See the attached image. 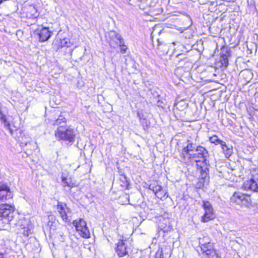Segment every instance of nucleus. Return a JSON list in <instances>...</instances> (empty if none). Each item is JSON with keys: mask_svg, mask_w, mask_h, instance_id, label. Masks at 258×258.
I'll list each match as a JSON object with an SVG mask.
<instances>
[{"mask_svg": "<svg viewBox=\"0 0 258 258\" xmlns=\"http://www.w3.org/2000/svg\"><path fill=\"white\" fill-rule=\"evenodd\" d=\"M55 136L58 140L68 141L69 143L74 142L75 137L74 130L64 125H61L57 128Z\"/></svg>", "mask_w": 258, "mask_h": 258, "instance_id": "f257e3e1", "label": "nucleus"}, {"mask_svg": "<svg viewBox=\"0 0 258 258\" xmlns=\"http://www.w3.org/2000/svg\"><path fill=\"white\" fill-rule=\"evenodd\" d=\"M230 203L241 206L248 207L251 203L250 196L240 191H235L230 198Z\"/></svg>", "mask_w": 258, "mask_h": 258, "instance_id": "f03ea898", "label": "nucleus"}, {"mask_svg": "<svg viewBox=\"0 0 258 258\" xmlns=\"http://www.w3.org/2000/svg\"><path fill=\"white\" fill-rule=\"evenodd\" d=\"M208 156V153L206 149L199 146L197 147L194 153L189 155V157L188 159H192L197 163L202 162L203 164H206Z\"/></svg>", "mask_w": 258, "mask_h": 258, "instance_id": "7ed1b4c3", "label": "nucleus"}, {"mask_svg": "<svg viewBox=\"0 0 258 258\" xmlns=\"http://www.w3.org/2000/svg\"><path fill=\"white\" fill-rule=\"evenodd\" d=\"M75 226L76 230L79 232L80 235L84 238H89L90 237V232L88 228L87 227L86 223L82 219L76 220L73 222Z\"/></svg>", "mask_w": 258, "mask_h": 258, "instance_id": "20e7f679", "label": "nucleus"}, {"mask_svg": "<svg viewBox=\"0 0 258 258\" xmlns=\"http://www.w3.org/2000/svg\"><path fill=\"white\" fill-rule=\"evenodd\" d=\"M15 207L7 204H0V217L6 218L9 221H11L14 217Z\"/></svg>", "mask_w": 258, "mask_h": 258, "instance_id": "39448f33", "label": "nucleus"}, {"mask_svg": "<svg viewBox=\"0 0 258 258\" xmlns=\"http://www.w3.org/2000/svg\"><path fill=\"white\" fill-rule=\"evenodd\" d=\"M200 247L202 252L203 258H219L213 243L207 245L202 244V245Z\"/></svg>", "mask_w": 258, "mask_h": 258, "instance_id": "423d86ee", "label": "nucleus"}, {"mask_svg": "<svg viewBox=\"0 0 258 258\" xmlns=\"http://www.w3.org/2000/svg\"><path fill=\"white\" fill-rule=\"evenodd\" d=\"M203 207L205 210V214L202 217L203 222H207L214 218L213 209L211 203L207 201H203Z\"/></svg>", "mask_w": 258, "mask_h": 258, "instance_id": "0eeeda50", "label": "nucleus"}, {"mask_svg": "<svg viewBox=\"0 0 258 258\" xmlns=\"http://www.w3.org/2000/svg\"><path fill=\"white\" fill-rule=\"evenodd\" d=\"M13 198V194L9 186L5 183L0 182V200L7 201Z\"/></svg>", "mask_w": 258, "mask_h": 258, "instance_id": "6e6552de", "label": "nucleus"}, {"mask_svg": "<svg viewBox=\"0 0 258 258\" xmlns=\"http://www.w3.org/2000/svg\"><path fill=\"white\" fill-rule=\"evenodd\" d=\"M57 210L62 220L67 222L68 220L67 213L70 211V209L67 207L66 204L58 202Z\"/></svg>", "mask_w": 258, "mask_h": 258, "instance_id": "1a4fd4ad", "label": "nucleus"}, {"mask_svg": "<svg viewBox=\"0 0 258 258\" xmlns=\"http://www.w3.org/2000/svg\"><path fill=\"white\" fill-rule=\"evenodd\" d=\"M196 148V145H194L190 141L187 140V145L183 149L180 154L181 158L183 160H185L186 158H188L189 157V155L192 154L191 152H195Z\"/></svg>", "mask_w": 258, "mask_h": 258, "instance_id": "9d476101", "label": "nucleus"}, {"mask_svg": "<svg viewBox=\"0 0 258 258\" xmlns=\"http://www.w3.org/2000/svg\"><path fill=\"white\" fill-rule=\"evenodd\" d=\"M36 33L39 35V40L44 42L48 40L51 37L52 32L49 30L48 28L43 27L40 29H37Z\"/></svg>", "mask_w": 258, "mask_h": 258, "instance_id": "9b49d317", "label": "nucleus"}, {"mask_svg": "<svg viewBox=\"0 0 258 258\" xmlns=\"http://www.w3.org/2000/svg\"><path fill=\"white\" fill-rule=\"evenodd\" d=\"M243 187L245 190L258 192V179L251 178L244 182Z\"/></svg>", "mask_w": 258, "mask_h": 258, "instance_id": "f8f14e48", "label": "nucleus"}, {"mask_svg": "<svg viewBox=\"0 0 258 258\" xmlns=\"http://www.w3.org/2000/svg\"><path fill=\"white\" fill-rule=\"evenodd\" d=\"M204 4L208 6V10L210 12H216L221 4H218V0H208Z\"/></svg>", "mask_w": 258, "mask_h": 258, "instance_id": "ddd939ff", "label": "nucleus"}, {"mask_svg": "<svg viewBox=\"0 0 258 258\" xmlns=\"http://www.w3.org/2000/svg\"><path fill=\"white\" fill-rule=\"evenodd\" d=\"M116 251L119 256H123L127 254L126 247L123 241L118 242Z\"/></svg>", "mask_w": 258, "mask_h": 258, "instance_id": "4468645a", "label": "nucleus"}, {"mask_svg": "<svg viewBox=\"0 0 258 258\" xmlns=\"http://www.w3.org/2000/svg\"><path fill=\"white\" fill-rule=\"evenodd\" d=\"M207 163H204L203 166H200L199 170L200 173L199 177L203 179H205L208 176L209 169L207 167Z\"/></svg>", "mask_w": 258, "mask_h": 258, "instance_id": "2eb2a0df", "label": "nucleus"}, {"mask_svg": "<svg viewBox=\"0 0 258 258\" xmlns=\"http://www.w3.org/2000/svg\"><path fill=\"white\" fill-rule=\"evenodd\" d=\"M61 180L62 184L64 186H69L72 187L74 185V183L72 182L70 178H68L66 174L63 173L61 175Z\"/></svg>", "mask_w": 258, "mask_h": 258, "instance_id": "dca6fc26", "label": "nucleus"}, {"mask_svg": "<svg viewBox=\"0 0 258 258\" xmlns=\"http://www.w3.org/2000/svg\"><path fill=\"white\" fill-rule=\"evenodd\" d=\"M222 149L226 158H229L232 154V149L228 147L225 142L222 143L221 145Z\"/></svg>", "mask_w": 258, "mask_h": 258, "instance_id": "f3484780", "label": "nucleus"}, {"mask_svg": "<svg viewBox=\"0 0 258 258\" xmlns=\"http://www.w3.org/2000/svg\"><path fill=\"white\" fill-rule=\"evenodd\" d=\"M109 36H114L115 40L119 41V43H122L123 42V39L119 33H116L115 31H111L109 33Z\"/></svg>", "mask_w": 258, "mask_h": 258, "instance_id": "a211bd4d", "label": "nucleus"}, {"mask_svg": "<svg viewBox=\"0 0 258 258\" xmlns=\"http://www.w3.org/2000/svg\"><path fill=\"white\" fill-rule=\"evenodd\" d=\"M149 189L152 190L156 195L158 192L162 190L163 188L159 185H155L154 184H150L149 186Z\"/></svg>", "mask_w": 258, "mask_h": 258, "instance_id": "6ab92c4d", "label": "nucleus"}, {"mask_svg": "<svg viewBox=\"0 0 258 258\" xmlns=\"http://www.w3.org/2000/svg\"><path fill=\"white\" fill-rule=\"evenodd\" d=\"M66 119L65 117H63L62 116H59L58 118H57L56 120H55L54 123L53 124L54 125H60L61 123H62L64 124V125H66Z\"/></svg>", "mask_w": 258, "mask_h": 258, "instance_id": "aec40b11", "label": "nucleus"}, {"mask_svg": "<svg viewBox=\"0 0 258 258\" xmlns=\"http://www.w3.org/2000/svg\"><path fill=\"white\" fill-rule=\"evenodd\" d=\"M202 244H204V245H207L209 244H212V243L210 242L208 237H204L203 238H199V245L201 246L202 245Z\"/></svg>", "mask_w": 258, "mask_h": 258, "instance_id": "412c9836", "label": "nucleus"}, {"mask_svg": "<svg viewBox=\"0 0 258 258\" xmlns=\"http://www.w3.org/2000/svg\"><path fill=\"white\" fill-rule=\"evenodd\" d=\"M210 142L212 143H214L215 144H220L221 146L222 145V143H224V142L219 140L217 136H214L210 138Z\"/></svg>", "mask_w": 258, "mask_h": 258, "instance_id": "4be33fe9", "label": "nucleus"}, {"mask_svg": "<svg viewBox=\"0 0 258 258\" xmlns=\"http://www.w3.org/2000/svg\"><path fill=\"white\" fill-rule=\"evenodd\" d=\"M156 196L159 199L161 200H163L164 199H166L168 197V195H167V192H166L163 189L161 190L160 191L158 192L156 194Z\"/></svg>", "mask_w": 258, "mask_h": 258, "instance_id": "5701e85b", "label": "nucleus"}, {"mask_svg": "<svg viewBox=\"0 0 258 258\" xmlns=\"http://www.w3.org/2000/svg\"><path fill=\"white\" fill-rule=\"evenodd\" d=\"M118 45L120 47L121 52L122 53H125L127 48V46L125 45H124V41L122 43H119Z\"/></svg>", "mask_w": 258, "mask_h": 258, "instance_id": "b1692460", "label": "nucleus"}, {"mask_svg": "<svg viewBox=\"0 0 258 258\" xmlns=\"http://www.w3.org/2000/svg\"><path fill=\"white\" fill-rule=\"evenodd\" d=\"M2 121L4 123L5 126L7 127L8 128L10 129V123H9V122H8L7 121L6 117L2 120Z\"/></svg>", "mask_w": 258, "mask_h": 258, "instance_id": "393cba45", "label": "nucleus"}, {"mask_svg": "<svg viewBox=\"0 0 258 258\" xmlns=\"http://www.w3.org/2000/svg\"><path fill=\"white\" fill-rule=\"evenodd\" d=\"M159 255L160 258H164V254L163 253V249L162 248L161 249V250H158V251L157 252V255Z\"/></svg>", "mask_w": 258, "mask_h": 258, "instance_id": "a878e982", "label": "nucleus"}, {"mask_svg": "<svg viewBox=\"0 0 258 258\" xmlns=\"http://www.w3.org/2000/svg\"><path fill=\"white\" fill-rule=\"evenodd\" d=\"M6 117V116L3 113L2 109L0 108V120L2 121Z\"/></svg>", "mask_w": 258, "mask_h": 258, "instance_id": "bb28decb", "label": "nucleus"}, {"mask_svg": "<svg viewBox=\"0 0 258 258\" xmlns=\"http://www.w3.org/2000/svg\"><path fill=\"white\" fill-rule=\"evenodd\" d=\"M228 59L227 58H224L222 60V64H224L225 66L228 65Z\"/></svg>", "mask_w": 258, "mask_h": 258, "instance_id": "cd10ccee", "label": "nucleus"}, {"mask_svg": "<svg viewBox=\"0 0 258 258\" xmlns=\"http://www.w3.org/2000/svg\"><path fill=\"white\" fill-rule=\"evenodd\" d=\"M130 5H133L135 4L138 0H127Z\"/></svg>", "mask_w": 258, "mask_h": 258, "instance_id": "c85d7f7f", "label": "nucleus"}, {"mask_svg": "<svg viewBox=\"0 0 258 258\" xmlns=\"http://www.w3.org/2000/svg\"><path fill=\"white\" fill-rule=\"evenodd\" d=\"M63 46L69 47V46H70V45H69V44H68L67 42V41H66V42H65V43L63 44Z\"/></svg>", "mask_w": 258, "mask_h": 258, "instance_id": "c756f323", "label": "nucleus"}, {"mask_svg": "<svg viewBox=\"0 0 258 258\" xmlns=\"http://www.w3.org/2000/svg\"><path fill=\"white\" fill-rule=\"evenodd\" d=\"M110 38L112 40H115V39L114 38V36H109Z\"/></svg>", "mask_w": 258, "mask_h": 258, "instance_id": "7c9ffc66", "label": "nucleus"}, {"mask_svg": "<svg viewBox=\"0 0 258 258\" xmlns=\"http://www.w3.org/2000/svg\"><path fill=\"white\" fill-rule=\"evenodd\" d=\"M123 178L124 179V180L126 181V182H127V180H126V176L124 175V176H123Z\"/></svg>", "mask_w": 258, "mask_h": 258, "instance_id": "2f4dec72", "label": "nucleus"}, {"mask_svg": "<svg viewBox=\"0 0 258 258\" xmlns=\"http://www.w3.org/2000/svg\"><path fill=\"white\" fill-rule=\"evenodd\" d=\"M220 11L219 10V9L217 10V11L216 12L217 13H218V12H220Z\"/></svg>", "mask_w": 258, "mask_h": 258, "instance_id": "473e14b6", "label": "nucleus"}, {"mask_svg": "<svg viewBox=\"0 0 258 258\" xmlns=\"http://www.w3.org/2000/svg\"><path fill=\"white\" fill-rule=\"evenodd\" d=\"M2 3V0H0V4Z\"/></svg>", "mask_w": 258, "mask_h": 258, "instance_id": "72a5a7b5", "label": "nucleus"}]
</instances>
